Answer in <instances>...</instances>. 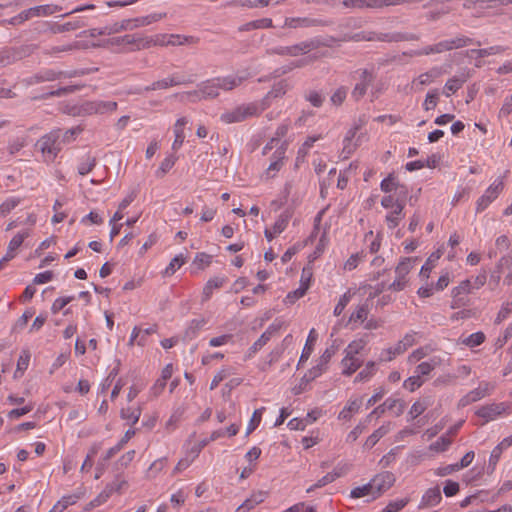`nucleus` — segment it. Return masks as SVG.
Masks as SVG:
<instances>
[{"label": "nucleus", "instance_id": "obj_53", "mask_svg": "<svg viewBox=\"0 0 512 512\" xmlns=\"http://www.w3.org/2000/svg\"><path fill=\"white\" fill-rule=\"evenodd\" d=\"M451 443H452L451 439L448 438L447 436L443 435L437 441L430 444L429 450L434 451V452H444L449 448Z\"/></svg>", "mask_w": 512, "mask_h": 512}, {"label": "nucleus", "instance_id": "obj_41", "mask_svg": "<svg viewBox=\"0 0 512 512\" xmlns=\"http://www.w3.org/2000/svg\"><path fill=\"white\" fill-rule=\"evenodd\" d=\"M200 86L205 100L218 97L219 91L212 78L201 82Z\"/></svg>", "mask_w": 512, "mask_h": 512}, {"label": "nucleus", "instance_id": "obj_21", "mask_svg": "<svg viewBox=\"0 0 512 512\" xmlns=\"http://www.w3.org/2000/svg\"><path fill=\"white\" fill-rule=\"evenodd\" d=\"M362 362L363 361L359 357H357V356L345 355V357L341 361V364H342V367H343L342 373L344 375H347V376L352 375L362 365Z\"/></svg>", "mask_w": 512, "mask_h": 512}, {"label": "nucleus", "instance_id": "obj_16", "mask_svg": "<svg viewBox=\"0 0 512 512\" xmlns=\"http://www.w3.org/2000/svg\"><path fill=\"white\" fill-rule=\"evenodd\" d=\"M442 500L441 490L439 486L431 487L423 494L419 508L425 509L438 505Z\"/></svg>", "mask_w": 512, "mask_h": 512}, {"label": "nucleus", "instance_id": "obj_8", "mask_svg": "<svg viewBox=\"0 0 512 512\" xmlns=\"http://www.w3.org/2000/svg\"><path fill=\"white\" fill-rule=\"evenodd\" d=\"M249 78V74L246 72H238L234 75H227L223 77L212 78L218 91H231L236 87L240 86L245 80Z\"/></svg>", "mask_w": 512, "mask_h": 512}, {"label": "nucleus", "instance_id": "obj_62", "mask_svg": "<svg viewBox=\"0 0 512 512\" xmlns=\"http://www.w3.org/2000/svg\"><path fill=\"white\" fill-rule=\"evenodd\" d=\"M380 188L383 192L389 193L398 188V183L395 181V177L390 174L381 181Z\"/></svg>", "mask_w": 512, "mask_h": 512}, {"label": "nucleus", "instance_id": "obj_18", "mask_svg": "<svg viewBox=\"0 0 512 512\" xmlns=\"http://www.w3.org/2000/svg\"><path fill=\"white\" fill-rule=\"evenodd\" d=\"M266 495V492L263 491L253 493L236 509L235 512H249L256 505L262 503L265 500Z\"/></svg>", "mask_w": 512, "mask_h": 512}, {"label": "nucleus", "instance_id": "obj_45", "mask_svg": "<svg viewBox=\"0 0 512 512\" xmlns=\"http://www.w3.org/2000/svg\"><path fill=\"white\" fill-rule=\"evenodd\" d=\"M369 313V305L368 303H363L357 306L356 310L351 314L349 321L350 322H364L367 319Z\"/></svg>", "mask_w": 512, "mask_h": 512}, {"label": "nucleus", "instance_id": "obj_34", "mask_svg": "<svg viewBox=\"0 0 512 512\" xmlns=\"http://www.w3.org/2000/svg\"><path fill=\"white\" fill-rule=\"evenodd\" d=\"M224 282V278L220 277L209 279L203 288V301L208 300L211 297L213 290L222 287Z\"/></svg>", "mask_w": 512, "mask_h": 512}, {"label": "nucleus", "instance_id": "obj_32", "mask_svg": "<svg viewBox=\"0 0 512 512\" xmlns=\"http://www.w3.org/2000/svg\"><path fill=\"white\" fill-rule=\"evenodd\" d=\"M405 351L402 346L397 342L394 346L383 349L380 354V361L389 362L396 358L398 355L403 354Z\"/></svg>", "mask_w": 512, "mask_h": 512}, {"label": "nucleus", "instance_id": "obj_9", "mask_svg": "<svg viewBox=\"0 0 512 512\" xmlns=\"http://www.w3.org/2000/svg\"><path fill=\"white\" fill-rule=\"evenodd\" d=\"M117 106L118 104L115 101L94 100L84 103L82 111L87 115L107 114L116 111Z\"/></svg>", "mask_w": 512, "mask_h": 512}, {"label": "nucleus", "instance_id": "obj_12", "mask_svg": "<svg viewBox=\"0 0 512 512\" xmlns=\"http://www.w3.org/2000/svg\"><path fill=\"white\" fill-rule=\"evenodd\" d=\"M506 411L505 403H491L488 405L481 406L475 412V414L483 419L482 425L497 419Z\"/></svg>", "mask_w": 512, "mask_h": 512}, {"label": "nucleus", "instance_id": "obj_7", "mask_svg": "<svg viewBox=\"0 0 512 512\" xmlns=\"http://www.w3.org/2000/svg\"><path fill=\"white\" fill-rule=\"evenodd\" d=\"M416 259L404 258L399 262L395 269L396 279L390 284L389 289L394 291H401L406 287L407 279L406 276L413 268V262Z\"/></svg>", "mask_w": 512, "mask_h": 512}, {"label": "nucleus", "instance_id": "obj_13", "mask_svg": "<svg viewBox=\"0 0 512 512\" xmlns=\"http://www.w3.org/2000/svg\"><path fill=\"white\" fill-rule=\"evenodd\" d=\"M328 23L321 19L309 17H287L285 18L283 27L297 29L315 26H326Z\"/></svg>", "mask_w": 512, "mask_h": 512}, {"label": "nucleus", "instance_id": "obj_24", "mask_svg": "<svg viewBox=\"0 0 512 512\" xmlns=\"http://www.w3.org/2000/svg\"><path fill=\"white\" fill-rule=\"evenodd\" d=\"M82 47L81 43L78 41L72 43H66L62 45L52 46L45 50V54L50 56H58L60 53L71 52L74 50H78Z\"/></svg>", "mask_w": 512, "mask_h": 512}, {"label": "nucleus", "instance_id": "obj_60", "mask_svg": "<svg viewBox=\"0 0 512 512\" xmlns=\"http://www.w3.org/2000/svg\"><path fill=\"white\" fill-rule=\"evenodd\" d=\"M348 89L344 86H341L335 90V92L331 95L330 101L332 104L336 106H340L347 97Z\"/></svg>", "mask_w": 512, "mask_h": 512}, {"label": "nucleus", "instance_id": "obj_49", "mask_svg": "<svg viewBox=\"0 0 512 512\" xmlns=\"http://www.w3.org/2000/svg\"><path fill=\"white\" fill-rule=\"evenodd\" d=\"M96 165V159L87 155L78 165V173L82 176L90 173Z\"/></svg>", "mask_w": 512, "mask_h": 512}, {"label": "nucleus", "instance_id": "obj_14", "mask_svg": "<svg viewBox=\"0 0 512 512\" xmlns=\"http://www.w3.org/2000/svg\"><path fill=\"white\" fill-rule=\"evenodd\" d=\"M289 89L290 85L287 80H281L275 83L265 97L259 101L262 108L266 110L271 105L272 99L284 96Z\"/></svg>", "mask_w": 512, "mask_h": 512}, {"label": "nucleus", "instance_id": "obj_30", "mask_svg": "<svg viewBox=\"0 0 512 512\" xmlns=\"http://www.w3.org/2000/svg\"><path fill=\"white\" fill-rule=\"evenodd\" d=\"M350 497L357 499L362 497H370V499H376V495H374V490H372L371 481L362 486L355 487L350 492Z\"/></svg>", "mask_w": 512, "mask_h": 512}, {"label": "nucleus", "instance_id": "obj_36", "mask_svg": "<svg viewBox=\"0 0 512 512\" xmlns=\"http://www.w3.org/2000/svg\"><path fill=\"white\" fill-rule=\"evenodd\" d=\"M30 235L29 230H24L22 232L17 233L9 242L7 251L11 253L13 256L16 255V250L22 245L23 241Z\"/></svg>", "mask_w": 512, "mask_h": 512}, {"label": "nucleus", "instance_id": "obj_55", "mask_svg": "<svg viewBox=\"0 0 512 512\" xmlns=\"http://www.w3.org/2000/svg\"><path fill=\"white\" fill-rule=\"evenodd\" d=\"M337 475L338 474H336V473H327L322 478H320L315 484H313L309 488H307L306 492L310 493L317 488L324 487L327 484L334 482L337 479Z\"/></svg>", "mask_w": 512, "mask_h": 512}, {"label": "nucleus", "instance_id": "obj_59", "mask_svg": "<svg viewBox=\"0 0 512 512\" xmlns=\"http://www.w3.org/2000/svg\"><path fill=\"white\" fill-rule=\"evenodd\" d=\"M375 370H376L375 362L370 361L366 364L365 368L358 373L355 380L356 381H366L374 375Z\"/></svg>", "mask_w": 512, "mask_h": 512}, {"label": "nucleus", "instance_id": "obj_5", "mask_svg": "<svg viewBox=\"0 0 512 512\" xmlns=\"http://www.w3.org/2000/svg\"><path fill=\"white\" fill-rule=\"evenodd\" d=\"M60 130H53L41 137L36 147L41 151L46 161H53L61 150Z\"/></svg>", "mask_w": 512, "mask_h": 512}, {"label": "nucleus", "instance_id": "obj_50", "mask_svg": "<svg viewBox=\"0 0 512 512\" xmlns=\"http://www.w3.org/2000/svg\"><path fill=\"white\" fill-rule=\"evenodd\" d=\"M265 411V407L258 408L254 411L246 429V435L252 433L260 424L262 414Z\"/></svg>", "mask_w": 512, "mask_h": 512}, {"label": "nucleus", "instance_id": "obj_15", "mask_svg": "<svg viewBox=\"0 0 512 512\" xmlns=\"http://www.w3.org/2000/svg\"><path fill=\"white\" fill-rule=\"evenodd\" d=\"M287 144L282 143L281 146L276 149V161H271L268 168L266 169L264 176L266 179H271L281 170L284 165L285 152Z\"/></svg>", "mask_w": 512, "mask_h": 512}, {"label": "nucleus", "instance_id": "obj_46", "mask_svg": "<svg viewBox=\"0 0 512 512\" xmlns=\"http://www.w3.org/2000/svg\"><path fill=\"white\" fill-rule=\"evenodd\" d=\"M186 262V258L183 254L176 255L170 261L169 265L166 267L164 271L165 276L173 275L177 269H179Z\"/></svg>", "mask_w": 512, "mask_h": 512}, {"label": "nucleus", "instance_id": "obj_37", "mask_svg": "<svg viewBox=\"0 0 512 512\" xmlns=\"http://www.w3.org/2000/svg\"><path fill=\"white\" fill-rule=\"evenodd\" d=\"M21 198L19 197H8L0 205V218L6 217L13 209H15L20 203Z\"/></svg>", "mask_w": 512, "mask_h": 512}, {"label": "nucleus", "instance_id": "obj_54", "mask_svg": "<svg viewBox=\"0 0 512 512\" xmlns=\"http://www.w3.org/2000/svg\"><path fill=\"white\" fill-rule=\"evenodd\" d=\"M504 48L502 46H492L489 48H483V49H473L471 50V53L476 54L479 58L488 57L490 55H496L504 52Z\"/></svg>", "mask_w": 512, "mask_h": 512}, {"label": "nucleus", "instance_id": "obj_38", "mask_svg": "<svg viewBox=\"0 0 512 512\" xmlns=\"http://www.w3.org/2000/svg\"><path fill=\"white\" fill-rule=\"evenodd\" d=\"M362 404L361 399H353L349 400L347 405L342 409L339 413V419H350L351 413H356L359 411Z\"/></svg>", "mask_w": 512, "mask_h": 512}, {"label": "nucleus", "instance_id": "obj_47", "mask_svg": "<svg viewBox=\"0 0 512 512\" xmlns=\"http://www.w3.org/2000/svg\"><path fill=\"white\" fill-rule=\"evenodd\" d=\"M482 398H484L483 393L478 388H475L460 399L459 406L465 407L473 402L481 400Z\"/></svg>", "mask_w": 512, "mask_h": 512}, {"label": "nucleus", "instance_id": "obj_22", "mask_svg": "<svg viewBox=\"0 0 512 512\" xmlns=\"http://www.w3.org/2000/svg\"><path fill=\"white\" fill-rule=\"evenodd\" d=\"M62 7L54 4H45L39 5L35 7H31L28 9V13H30L33 17H43L52 15L58 11H61Z\"/></svg>", "mask_w": 512, "mask_h": 512}, {"label": "nucleus", "instance_id": "obj_39", "mask_svg": "<svg viewBox=\"0 0 512 512\" xmlns=\"http://www.w3.org/2000/svg\"><path fill=\"white\" fill-rule=\"evenodd\" d=\"M291 218V213L286 210L283 211L278 218L276 219L274 225L272 226V230L274 231V234H280L282 233L286 227L288 226L289 220Z\"/></svg>", "mask_w": 512, "mask_h": 512}, {"label": "nucleus", "instance_id": "obj_43", "mask_svg": "<svg viewBox=\"0 0 512 512\" xmlns=\"http://www.w3.org/2000/svg\"><path fill=\"white\" fill-rule=\"evenodd\" d=\"M349 40L360 42V41H384L386 40L385 37L378 36L375 32H366L362 31L359 33H355L352 36L349 37Z\"/></svg>", "mask_w": 512, "mask_h": 512}, {"label": "nucleus", "instance_id": "obj_35", "mask_svg": "<svg viewBox=\"0 0 512 512\" xmlns=\"http://www.w3.org/2000/svg\"><path fill=\"white\" fill-rule=\"evenodd\" d=\"M22 58L17 49H8L0 52V66H7Z\"/></svg>", "mask_w": 512, "mask_h": 512}, {"label": "nucleus", "instance_id": "obj_3", "mask_svg": "<svg viewBox=\"0 0 512 512\" xmlns=\"http://www.w3.org/2000/svg\"><path fill=\"white\" fill-rule=\"evenodd\" d=\"M320 40L317 38L305 40L291 46H278L267 50L269 55L291 56L297 57L305 55L320 46Z\"/></svg>", "mask_w": 512, "mask_h": 512}, {"label": "nucleus", "instance_id": "obj_26", "mask_svg": "<svg viewBox=\"0 0 512 512\" xmlns=\"http://www.w3.org/2000/svg\"><path fill=\"white\" fill-rule=\"evenodd\" d=\"M440 364L439 358H431L429 361H424L418 364L414 373L419 375L420 378L428 376Z\"/></svg>", "mask_w": 512, "mask_h": 512}, {"label": "nucleus", "instance_id": "obj_63", "mask_svg": "<svg viewBox=\"0 0 512 512\" xmlns=\"http://www.w3.org/2000/svg\"><path fill=\"white\" fill-rule=\"evenodd\" d=\"M424 383V380L419 377V375H412L408 379L404 381V387L407 388L409 391L413 392L419 387H421Z\"/></svg>", "mask_w": 512, "mask_h": 512}, {"label": "nucleus", "instance_id": "obj_29", "mask_svg": "<svg viewBox=\"0 0 512 512\" xmlns=\"http://www.w3.org/2000/svg\"><path fill=\"white\" fill-rule=\"evenodd\" d=\"M64 75H65L64 72H61V71L56 72L52 69H46V70L40 71L39 73L35 74L32 79L34 80L33 82H35V83L49 82V81L57 80Z\"/></svg>", "mask_w": 512, "mask_h": 512}, {"label": "nucleus", "instance_id": "obj_61", "mask_svg": "<svg viewBox=\"0 0 512 512\" xmlns=\"http://www.w3.org/2000/svg\"><path fill=\"white\" fill-rule=\"evenodd\" d=\"M30 357L31 355L28 350H23L21 352L17 361V369L15 374H17L18 372H21V374H23V372L28 368Z\"/></svg>", "mask_w": 512, "mask_h": 512}, {"label": "nucleus", "instance_id": "obj_27", "mask_svg": "<svg viewBox=\"0 0 512 512\" xmlns=\"http://www.w3.org/2000/svg\"><path fill=\"white\" fill-rule=\"evenodd\" d=\"M433 403V399L431 397H424L423 399L416 401L413 403L409 410V416L411 419H415L420 416L429 406Z\"/></svg>", "mask_w": 512, "mask_h": 512}, {"label": "nucleus", "instance_id": "obj_4", "mask_svg": "<svg viewBox=\"0 0 512 512\" xmlns=\"http://www.w3.org/2000/svg\"><path fill=\"white\" fill-rule=\"evenodd\" d=\"M353 78L356 83L351 96L355 101H359L366 95L368 88L374 82L376 78L375 70L373 67L357 69L353 72Z\"/></svg>", "mask_w": 512, "mask_h": 512}, {"label": "nucleus", "instance_id": "obj_20", "mask_svg": "<svg viewBox=\"0 0 512 512\" xmlns=\"http://www.w3.org/2000/svg\"><path fill=\"white\" fill-rule=\"evenodd\" d=\"M512 445V435L504 438L494 449L492 450L489 457V467L494 469L503 453V449H507Z\"/></svg>", "mask_w": 512, "mask_h": 512}, {"label": "nucleus", "instance_id": "obj_52", "mask_svg": "<svg viewBox=\"0 0 512 512\" xmlns=\"http://www.w3.org/2000/svg\"><path fill=\"white\" fill-rule=\"evenodd\" d=\"M485 341V335L483 332H475L470 334L468 337L463 339L462 343L468 347H476L481 345Z\"/></svg>", "mask_w": 512, "mask_h": 512}, {"label": "nucleus", "instance_id": "obj_57", "mask_svg": "<svg viewBox=\"0 0 512 512\" xmlns=\"http://www.w3.org/2000/svg\"><path fill=\"white\" fill-rule=\"evenodd\" d=\"M440 258L439 253H433L421 267L420 276L428 278L431 270L434 268L435 262Z\"/></svg>", "mask_w": 512, "mask_h": 512}, {"label": "nucleus", "instance_id": "obj_58", "mask_svg": "<svg viewBox=\"0 0 512 512\" xmlns=\"http://www.w3.org/2000/svg\"><path fill=\"white\" fill-rule=\"evenodd\" d=\"M306 291H307V286H305V284L300 285L299 288H297L294 291L289 292L286 295V297L284 299V303L285 304H293L296 300L303 297L305 295Z\"/></svg>", "mask_w": 512, "mask_h": 512}, {"label": "nucleus", "instance_id": "obj_25", "mask_svg": "<svg viewBox=\"0 0 512 512\" xmlns=\"http://www.w3.org/2000/svg\"><path fill=\"white\" fill-rule=\"evenodd\" d=\"M467 78L462 76H454L448 79L445 83L443 93L445 96L449 97L452 93L458 91L463 84L466 82Z\"/></svg>", "mask_w": 512, "mask_h": 512}, {"label": "nucleus", "instance_id": "obj_23", "mask_svg": "<svg viewBox=\"0 0 512 512\" xmlns=\"http://www.w3.org/2000/svg\"><path fill=\"white\" fill-rule=\"evenodd\" d=\"M390 428L391 424L389 422L380 426L367 438L364 446L368 449L374 447L376 443L390 431Z\"/></svg>", "mask_w": 512, "mask_h": 512}, {"label": "nucleus", "instance_id": "obj_6", "mask_svg": "<svg viewBox=\"0 0 512 512\" xmlns=\"http://www.w3.org/2000/svg\"><path fill=\"white\" fill-rule=\"evenodd\" d=\"M504 189L503 177H498L485 190L484 194L476 202V212L484 211L494 200L498 198Z\"/></svg>", "mask_w": 512, "mask_h": 512}, {"label": "nucleus", "instance_id": "obj_33", "mask_svg": "<svg viewBox=\"0 0 512 512\" xmlns=\"http://www.w3.org/2000/svg\"><path fill=\"white\" fill-rule=\"evenodd\" d=\"M120 415L122 419L126 420L131 425H135L139 421L141 408L139 406L123 408Z\"/></svg>", "mask_w": 512, "mask_h": 512}, {"label": "nucleus", "instance_id": "obj_31", "mask_svg": "<svg viewBox=\"0 0 512 512\" xmlns=\"http://www.w3.org/2000/svg\"><path fill=\"white\" fill-rule=\"evenodd\" d=\"M316 340H317V334H316L315 329L312 328L309 332L306 344L302 350V353H301V356L299 359V364H301L309 359L310 355L313 352V344Z\"/></svg>", "mask_w": 512, "mask_h": 512}, {"label": "nucleus", "instance_id": "obj_56", "mask_svg": "<svg viewBox=\"0 0 512 512\" xmlns=\"http://www.w3.org/2000/svg\"><path fill=\"white\" fill-rule=\"evenodd\" d=\"M438 100H439L438 90L429 91L425 97V100L423 103V108L426 111L433 110L437 106Z\"/></svg>", "mask_w": 512, "mask_h": 512}, {"label": "nucleus", "instance_id": "obj_10", "mask_svg": "<svg viewBox=\"0 0 512 512\" xmlns=\"http://www.w3.org/2000/svg\"><path fill=\"white\" fill-rule=\"evenodd\" d=\"M472 282L469 279L463 280L460 284L454 287L451 291L452 294V304L451 308L457 309L464 307L468 304V300L465 298V295L472 292Z\"/></svg>", "mask_w": 512, "mask_h": 512}, {"label": "nucleus", "instance_id": "obj_44", "mask_svg": "<svg viewBox=\"0 0 512 512\" xmlns=\"http://www.w3.org/2000/svg\"><path fill=\"white\" fill-rule=\"evenodd\" d=\"M368 341L364 338L353 340L350 342L345 349V355L351 356H357L367 345Z\"/></svg>", "mask_w": 512, "mask_h": 512}, {"label": "nucleus", "instance_id": "obj_17", "mask_svg": "<svg viewBox=\"0 0 512 512\" xmlns=\"http://www.w3.org/2000/svg\"><path fill=\"white\" fill-rule=\"evenodd\" d=\"M404 202L403 201H396L395 203V209H393L391 212H389L386 215V224L389 229L396 228L400 221L404 218Z\"/></svg>", "mask_w": 512, "mask_h": 512}, {"label": "nucleus", "instance_id": "obj_48", "mask_svg": "<svg viewBox=\"0 0 512 512\" xmlns=\"http://www.w3.org/2000/svg\"><path fill=\"white\" fill-rule=\"evenodd\" d=\"M338 348H339V344H338L337 340H333L332 344L325 349V351L322 353V355L320 356V358L318 360L321 363V365L327 366L329 361L331 360V358L338 351Z\"/></svg>", "mask_w": 512, "mask_h": 512}, {"label": "nucleus", "instance_id": "obj_51", "mask_svg": "<svg viewBox=\"0 0 512 512\" xmlns=\"http://www.w3.org/2000/svg\"><path fill=\"white\" fill-rule=\"evenodd\" d=\"M176 160L177 158L174 155H169L164 158L156 171V176L163 177L175 165Z\"/></svg>", "mask_w": 512, "mask_h": 512}, {"label": "nucleus", "instance_id": "obj_11", "mask_svg": "<svg viewBox=\"0 0 512 512\" xmlns=\"http://www.w3.org/2000/svg\"><path fill=\"white\" fill-rule=\"evenodd\" d=\"M370 481L372 484V490H374V495L379 497L393 486L396 478L392 472L384 471L375 475Z\"/></svg>", "mask_w": 512, "mask_h": 512}, {"label": "nucleus", "instance_id": "obj_2", "mask_svg": "<svg viewBox=\"0 0 512 512\" xmlns=\"http://www.w3.org/2000/svg\"><path fill=\"white\" fill-rule=\"evenodd\" d=\"M473 42L472 39L465 36H457L453 39L442 40L436 44L427 45L421 49L412 52L414 56H428L432 54H440L465 47Z\"/></svg>", "mask_w": 512, "mask_h": 512}, {"label": "nucleus", "instance_id": "obj_28", "mask_svg": "<svg viewBox=\"0 0 512 512\" xmlns=\"http://www.w3.org/2000/svg\"><path fill=\"white\" fill-rule=\"evenodd\" d=\"M166 17V13H152L147 16L135 18L132 21V29L142 26L150 25L154 22L160 21Z\"/></svg>", "mask_w": 512, "mask_h": 512}, {"label": "nucleus", "instance_id": "obj_64", "mask_svg": "<svg viewBox=\"0 0 512 512\" xmlns=\"http://www.w3.org/2000/svg\"><path fill=\"white\" fill-rule=\"evenodd\" d=\"M408 504V499L391 501L382 512H399Z\"/></svg>", "mask_w": 512, "mask_h": 512}, {"label": "nucleus", "instance_id": "obj_1", "mask_svg": "<svg viewBox=\"0 0 512 512\" xmlns=\"http://www.w3.org/2000/svg\"><path fill=\"white\" fill-rule=\"evenodd\" d=\"M264 109L259 101L243 103L220 115L221 122L225 124L239 123L252 117L259 116Z\"/></svg>", "mask_w": 512, "mask_h": 512}, {"label": "nucleus", "instance_id": "obj_42", "mask_svg": "<svg viewBox=\"0 0 512 512\" xmlns=\"http://www.w3.org/2000/svg\"><path fill=\"white\" fill-rule=\"evenodd\" d=\"M383 404L386 411L392 410L396 416H400L405 409V403L401 399L387 398Z\"/></svg>", "mask_w": 512, "mask_h": 512}, {"label": "nucleus", "instance_id": "obj_40", "mask_svg": "<svg viewBox=\"0 0 512 512\" xmlns=\"http://www.w3.org/2000/svg\"><path fill=\"white\" fill-rule=\"evenodd\" d=\"M132 29V21L124 20L121 23H114L111 27H105L97 32L98 35L118 33L122 30Z\"/></svg>", "mask_w": 512, "mask_h": 512}, {"label": "nucleus", "instance_id": "obj_19", "mask_svg": "<svg viewBox=\"0 0 512 512\" xmlns=\"http://www.w3.org/2000/svg\"><path fill=\"white\" fill-rule=\"evenodd\" d=\"M443 69L441 67H432L430 70L420 74L413 83L417 82L421 86H426L433 83L436 79L443 75Z\"/></svg>", "mask_w": 512, "mask_h": 512}]
</instances>
